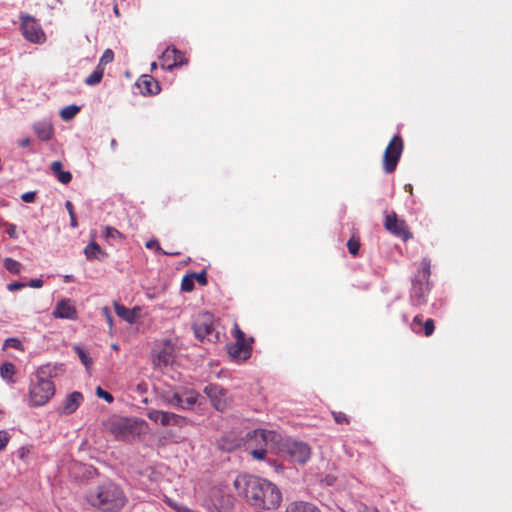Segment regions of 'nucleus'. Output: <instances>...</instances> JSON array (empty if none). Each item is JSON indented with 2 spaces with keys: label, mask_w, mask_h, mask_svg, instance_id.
<instances>
[{
  "label": "nucleus",
  "mask_w": 512,
  "mask_h": 512,
  "mask_svg": "<svg viewBox=\"0 0 512 512\" xmlns=\"http://www.w3.org/2000/svg\"><path fill=\"white\" fill-rule=\"evenodd\" d=\"M411 328L417 334L430 336L434 332V322L432 319L423 321V319L417 315L411 323Z\"/></svg>",
  "instance_id": "ddd939ff"
},
{
  "label": "nucleus",
  "mask_w": 512,
  "mask_h": 512,
  "mask_svg": "<svg viewBox=\"0 0 512 512\" xmlns=\"http://www.w3.org/2000/svg\"><path fill=\"white\" fill-rule=\"evenodd\" d=\"M204 393L209 397L212 406L223 412L228 407L227 390L217 384H209L204 388Z\"/></svg>",
  "instance_id": "6e6552de"
},
{
  "label": "nucleus",
  "mask_w": 512,
  "mask_h": 512,
  "mask_svg": "<svg viewBox=\"0 0 512 512\" xmlns=\"http://www.w3.org/2000/svg\"><path fill=\"white\" fill-rule=\"evenodd\" d=\"M145 422L132 418H117L109 422L108 429L116 439L132 441L144 432Z\"/></svg>",
  "instance_id": "7ed1b4c3"
},
{
  "label": "nucleus",
  "mask_w": 512,
  "mask_h": 512,
  "mask_svg": "<svg viewBox=\"0 0 512 512\" xmlns=\"http://www.w3.org/2000/svg\"><path fill=\"white\" fill-rule=\"evenodd\" d=\"M192 275L194 277V280L197 281L199 284H201L203 286L206 285L207 278H206L205 272L193 273Z\"/></svg>",
  "instance_id": "a18cd8bd"
},
{
  "label": "nucleus",
  "mask_w": 512,
  "mask_h": 512,
  "mask_svg": "<svg viewBox=\"0 0 512 512\" xmlns=\"http://www.w3.org/2000/svg\"><path fill=\"white\" fill-rule=\"evenodd\" d=\"M116 314L126 322L133 324L135 323L139 317L141 309L139 307H134L133 309L126 308L123 305L115 304L114 306Z\"/></svg>",
  "instance_id": "2eb2a0df"
},
{
  "label": "nucleus",
  "mask_w": 512,
  "mask_h": 512,
  "mask_svg": "<svg viewBox=\"0 0 512 512\" xmlns=\"http://www.w3.org/2000/svg\"><path fill=\"white\" fill-rule=\"evenodd\" d=\"M3 349H14V350H23L24 347L22 343L17 338H9L3 344Z\"/></svg>",
  "instance_id": "7c9ffc66"
},
{
  "label": "nucleus",
  "mask_w": 512,
  "mask_h": 512,
  "mask_svg": "<svg viewBox=\"0 0 512 512\" xmlns=\"http://www.w3.org/2000/svg\"><path fill=\"white\" fill-rule=\"evenodd\" d=\"M285 512H319V510L308 503L304 502H293L290 503Z\"/></svg>",
  "instance_id": "b1692460"
},
{
  "label": "nucleus",
  "mask_w": 512,
  "mask_h": 512,
  "mask_svg": "<svg viewBox=\"0 0 512 512\" xmlns=\"http://www.w3.org/2000/svg\"><path fill=\"white\" fill-rule=\"evenodd\" d=\"M31 141L28 137H25L19 141V145L21 147H28L30 145Z\"/></svg>",
  "instance_id": "4d7b16f0"
},
{
  "label": "nucleus",
  "mask_w": 512,
  "mask_h": 512,
  "mask_svg": "<svg viewBox=\"0 0 512 512\" xmlns=\"http://www.w3.org/2000/svg\"><path fill=\"white\" fill-rule=\"evenodd\" d=\"M33 130L42 141L50 140L54 134L52 124L48 121H38L34 123Z\"/></svg>",
  "instance_id": "dca6fc26"
},
{
  "label": "nucleus",
  "mask_w": 512,
  "mask_h": 512,
  "mask_svg": "<svg viewBox=\"0 0 512 512\" xmlns=\"http://www.w3.org/2000/svg\"><path fill=\"white\" fill-rule=\"evenodd\" d=\"M64 371L62 365H51L46 364L42 365L37 370V378H52L57 377L58 375L62 374Z\"/></svg>",
  "instance_id": "6ab92c4d"
},
{
  "label": "nucleus",
  "mask_w": 512,
  "mask_h": 512,
  "mask_svg": "<svg viewBox=\"0 0 512 512\" xmlns=\"http://www.w3.org/2000/svg\"><path fill=\"white\" fill-rule=\"evenodd\" d=\"M384 226L390 233L402 237L403 239L410 237L405 222L398 219L395 213L386 215Z\"/></svg>",
  "instance_id": "9d476101"
},
{
  "label": "nucleus",
  "mask_w": 512,
  "mask_h": 512,
  "mask_svg": "<svg viewBox=\"0 0 512 512\" xmlns=\"http://www.w3.org/2000/svg\"><path fill=\"white\" fill-rule=\"evenodd\" d=\"M57 179L63 183V184H67L71 181L72 179V175L70 172L68 171H61L60 173H58L57 175Z\"/></svg>",
  "instance_id": "ea45409f"
},
{
  "label": "nucleus",
  "mask_w": 512,
  "mask_h": 512,
  "mask_svg": "<svg viewBox=\"0 0 512 512\" xmlns=\"http://www.w3.org/2000/svg\"><path fill=\"white\" fill-rule=\"evenodd\" d=\"M96 394L99 398H103L108 403L113 402V396L109 392L103 390L100 386L97 387Z\"/></svg>",
  "instance_id": "e433bc0d"
},
{
  "label": "nucleus",
  "mask_w": 512,
  "mask_h": 512,
  "mask_svg": "<svg viewBox=\"0 0 512 512\" xmlns=\"http://www.w3.org/2000/svg\"><path fill=\"white\" fill-rule=\"evenodd\" d=\"M333 418L337 424H349V419L343 412H332Z\"/></svg>",
  "instance_id": "c9c22d12"
},
{
  "label": "nucleus",
  "mask_w": 512,
  "mask_h": 512,
  "mask_svg": "<svg viewBox=\"0 0 512 512\" xmlns=\"http://www.w3.org/2000/svg\"><path fill=\"white\" fill-rule=\"evenodd\" d=\"M359 246V242L353 239H350L347 243L348 250L352 255H357Z\"/></svg>",
  "instance_id": "37998d69"
},
{
  "label": "nucleus",
  "mask_w": 512,
  "mask_h": 512,
  "mask_svg": "<svg viewBox=\"0 0 512 512\" xmlns=\"http://www.w3.org/2000/svg\"><path fill=\"white\" fill-rule=\"evenodd\" d=\"M162 412L161 410H150L148 413H147V416L148 418L151 420V421H154L155 423H159L161 424V416H162Z\"/></svg>",
  "instance_id": "4c0bfd02"
},
{
  "label": "nucleus",
  "mask_w": 512,
  "mask_h": 512,
  "mask_svg": "<svg viewBox=\"0 0 512 512\" xmlns=\"http://www.w3.org/2000/svg\"><path fill=\"white\" fill-rule=\"evenodd\" d=\"M29 286L33 288H41L43 286V281L41 279H32L29 282Z\"/></svg>",
  "instance_id": "864d4df0"
},
{
  "label": "nucleus",
  "mask_w": 512,
  "mask_h": 512,
  "mask_svg": "<svg viewBox=\"0 0 512 512\" xmlns=\"http://www.w3.org/2000/svg\"><path fill=\"white\" fill-rule=\"evenodd\" d=\"M194 277L192 274L183 277L181 282V289L185 292H190L194 289Z\"/></svg>",
  "instance_id": "2f4dec72"
},
{
  "label": "nucleus",
  "mask_w": 512,
  "mask_h": 512,
  "mask_svg": "<svg viewBox=\"0 0 512 512\" xmlns=\"http://www.w3.org/2000/svg\"><path fill=\"white\" fill-rule=\"evenodd\" d=\"M10 440V435L8 432L1 430L0 431V451H2Z\"/></svg>",
  "instance_id": "79ce46f5"
},
{
  "label": "nucleus",
  "mask_w": 512,
  "mask_h": 512,
  "mask_svg": "<svg viewBox=\"0 0 512 512\" xmlns=\"http://www.w3.org/2000/svg\"><path fill=\"white\" fill-rule=\"evenodd\" d=\"M229 357L231 358V360L235 363H242V362H245L246 360L249 359L250 357V354H236V353H233V354H229Z\"/></svg>",
  "instance_id": "58836bf2"
},
{
  "label": "nucleus",
  "mask_w": 512,
  "mask_h": 512,
  "mask_svg": "<svg viewBox=\"0 0 512 512\" xmlns=\"http://www.w3.org/2000/svg\"><path fill=\"white\" fill-rule=\"evenodd\" d=\"M52 315L59 319L75 320L77 318V310L70 299H62L57 302Z\"/></svg>",
  "instance_id": "9b49d317"
},
{
  "label": "nucleus",
  "mask_w": 512,
  "mask_h": 512,
  "mask_svg": "<svg viewBox=\"0 0 512 512\" xmlns=\"http://www.w3.org/2000/svg\"><path fill=\"white\" fill-rule=\"evenodd\" d=\"M86 500L92 507L102 512H118L128 502L122 487L109 480L90 489L86 494Z\"/></svg>",
  "instance_id": "f03ea898"
},
{
  "label": "nucleus",
  "mask_w": 512,
  "mask_h": 512,
  "mask_svg": "<svg viewBox=\"0 0 512 512\" xmlns=\"http://www.w3.org/2000/svg\"><path fill=\"white\" fill-rule=\"evenodd\" d=\"M80 111V107L76 105H69L61 109L60 116L64 121L73 119Z\"/></svg>",
  "instance_id": "c85d7f7f"
},
{
  "label": "nucleus",
  "mask_w": 512,
  "mask_h": 512,
  "mask_svg": "<svg viewBox=\"0 0 512 512\" xmlns=\"http://www.w3.org/2000/svg\"><path fill=\"white\" fill-rule=\"evenodd\" d=\"M148 249H155L156 251L162 252L161 247L157 240H150L146 243Z\"/></svg>",
  "instance_id": "09e8293b"
},
{
  "label": "nucleus",
  "mask_w": 512,
  "mask_h": 512,
  "mask_svg": "<svg viewBox=\"0 0 512 512\" xmlns=\"http://www.w3.org/2000/svg\"><path fill=\"white\" fill-rule=\"evenodd\" d=\"M156 68H157V64H156V62H153V63L151 64V70L153 71V70H154V69H156Z\"/></svg>",
  "instance_id": "bf43d9fd"
},
{
  "label": "nucleus",
  "mask_w": 512,
  "mask_h": 512,
  "mask_svg": "<svg viewBox=\"0 0 512 512\" xmlns=\"http://www.w3.org/2000/svg\"><path fill=\"white\" fill-rule=\"evenodd\" d=\"M70 225H71L73 228H76V227H77V225H78L75 214L70 215Z\"/></svg>",
  "instance_id": "13d9d810"
},
{
  "label": "nucleus",
  "mask_w": 512,
  "mask_h": 512,
  "mask_svg": "<svg viewBox=\"0 0 512 512\" xmlns=\"http://www.w3.org/2000/svg\"><path fill=\"white\" fill-rule=\"evenodd\" d=\"M84 254L88 260L99 259L106 256V253L95 242L91 241L84 249Z\"/></svg>",
  "instance_id": "4be33fe9"
},
{
  "label": "nucleus",
  "mask_w": 512,
  "mask_h": 512,
  "mask_svg": "<svg viewBox=\"0 0 512 512\" xmlns=\"http://www.w3.org/2000/svg\"><path fill=\"white\" fill-rule=\"evenodd\" d=\"M181 396L183 397V402L179 408L189 410L197 403L200 395L195 390H185L181 393Z\"/></svg>",
  "instance_id": "412c9836"
},
{
  "label": "nucleus",
  "mask_w": 512,
  "mask_h": 512,
  "mask_svg": "<svg viewBox=\"0 0 512 512\" xmlns=\"http://www.w3.org/2000/svg\"><path fill=\"white\" fill-rule=\"evenodd\" d=\"M428 287L422 283H414L411 291V298L416 305H421L425 302Z\"/></svg>",
  "instance_id": "aec40b11"
},
{
  "label": "nucleus",
  "mask_w": 512,
  "mask_h": 512,
  "mask_svg": "<svg viewBox=\"0 0 512 512\" xmlns=\"http://www.w3.org/2000/svg\"><path fill=\"white\" fill-rule=\"evenodd\" d=\"M422 268H423V278L427 279L430 274V262L426 259L422 261Z\"/></svg>",
  "instance_id": "de8ad7c7"
},
{
  "label": "nucleus",
  "mask_w": 512,
  "mask_h": 512,
  "mask_svg": "<svg viewBox=\"0 0 512 512\" xmlns=\"http://www.w3.org/2000/svg\"><path fill=\"white\" fill-rule=\"evenodd\" d=\"M233 332L236 340V346L239 351H248L252 349L253 338L246 339L245 334L237 324H234Z\"/></svg>",
  "instance_id": "a211bd4d"
},
{
  "label": "nucleus",
  "mask_w": 512,
  "mask_h": 512,
  "mask_svg": "<svg viewBox=\"0 0 512 512\" xmlns=\"http://www.w3.org/2000/svg\"><path fill=\"white\" fill-rule=\"evenodd\" d=\"M403 150V141L399 135H395L384 152L383 165L386 173H392L400 159Z\"/></svg>",
  "instance_id": "423d86ee"
},
{
  "label": "nucleus",
  "mask_w": 512,
  "mask_h": 512,
  "mask_svg": "<svg viewBox=\"0 0 512 512\" xmlns=\"http://www.w3.org/2000/svg\"><path fill=\"white\" fill-rule=\"evenodd\" d=\"M26 284L25 283H21V282H13V283H10L8 284L7 288L9 291H16V290H19L23 287H25Z\"/></svg>",
  "instance_id": "8fccbe9b"
},
{
  "label": "nucleus",
  "mask_w": 512,
  "mask_h": 512,
  "mask_svg": "<svg viewBox=\"0 0 512 512\" xmlns=\"http://www.w3.org/2000/svg\"><path fill=\"white\" fill-rule=\"evenodd\" d=\"M139 87L144 93H156L158 90V85L152 79H148L146 76L143 77L139 83Z\"/></svg>",
  "instance_id": "bb28decb"
},
{
  "label": "nucleus",
  "mask_w": 512,
  "mask_h": 512,
  "mask_svg": "<svg viewBox=\"0 0 512 512\" xmlns=\"http://www.w3.org/2000/svg\"><path fill=\"white\" fill-rule=\"evenodd\" d=\"M35 198V193L34 192H27V193H24L22 196H21V199L24 201V202H27V203H30L34 200Z\"/></svg>",
  "instance_id": "603ef678"
},
{
  "label": "nucleus",
  "mask_w": 512,
  "mask_h": 512,
  "mask_svg": "<svg viewBox=\"0 0 512 512\" xmlns=\"http://www.w3.org/2000/svg\"><path fill=\"white\" fill-rule=\"evenodd\" d=\"M55 394L54 383L48 379L37 378L29 392L30 401L34 406H42L46 404Z\"/></svg>",
  "instance_id": "20e7f679"
},
{
  "label": "nucleus",
  "mask_w": 512,
  "mask_h": 512,
  "mask_svg": "<svg viewBox=\"0 0 512 512\" xmlns=\"http://www.w3.org/2000/svg\"><path fill=\"white\" fill-rule=\"evenodd\" d=\"M287 452L292 460L299 464H305L311 456L310 447L303 442L295 441L290 443L287 446Z\"/></svg>",
  "instance_id": "1a4fd4ad"
},
{
  "label": "nucleus",
  "mask_w": 512,
  "mask_h": 512,
  "mask_svg": "<svg viewBox=\"0 0 512 512\" xmlns=\"http://www.w3.org/2000/svg\"><path fill=\"white\" fill-rule=\"evenodd\" d=\"M161 399L165 404L174 406L177 408L182 406V402H183V397L181 396V393H178V392H170V391L162 392Z\"/></svg>",
  "instance_id": "5701e85b"
},
{
  "label": "nucleus",
  "mask_w": 512,
  "mask_h": 512,
  "mask_svg": "<svg viewBox=\"0 0 512 512\" xmlns=\"http://www.w3.org/2000/svg\"><path fill=\"white\" fill-rule=\"evenodd\" d=\"M103 234H104V237L107 239L121 238V233L117 229H115L111 226H105Z\"/></svg>",
  "instance_id": "f704fd0d"
},
{
  "label": "nucleus",
  "mask_w": 512,
  "mask_h": 512,
  "mask_svg": "<svg viewBox=\"0 0 512 512\" xmlns=\"http://www.w3.org/2000/svg\"><path fill=\"white\" fill-rule=\"evenodd\" d=\"M173 362L172 354H155L152 363L155 367L162 369Z\"/></svg>",
  "instance_id": "393cba45"
},
{
  "label": "nucleus",
  "mask_w": 512,
  "mask_h": 512,
  "mask_svg": "<svg viewBox=\"0 0 512 512\" xmlns=\"http://www.w3.org/2000/svg\"><path fill=\"white\" fill-rule=\"evenodd\" d=\"M4 225L7 227V233L10 236V238L17 239L18 235H17V227H16V225L15 224L6 223V222L4 223Z\"/></svg>",
  "instance_id": "c03bdc74"
},
{
  "label": "nucleus",
  "mask_w": 512,
  "mask_h": 512,
  "mask_svg": "<svg viewBox=\"0 0 512 512\" xmlns=\"http://www.w3.org/2000/svg\"><path fill=\"white\" fill-rule=\"evenodd\" d=\"M30 450L26 447H21L19 449V457L21 459H24L26 457L27 454H29Z\"/></svg>",
  "instance_id": "5fc2aeb1"
},
{
  "label": "nucleus",
  "mask_w": 512,
  "mask_h": 512,
  "mask_svg": "<svg viewBox=\"0 0 512 512\" xmlns=\"http://www.w3.org/2000/svg\"><path fill=\"white\" fill-rule=\"evenodd\" d=\"M3 265L10 273L15 275L20 274L23 269L22 264L12 258H5L3 260Z\"/></svg>",
  "instance_id": "cd10ccee"
},
{
  "label": "nucleus",
  "mask_w": 512,
  "mask_h": 512,
  "mask_svg": "<svg viewBox=\"0 0 512 512\" xmlns=\"http://www.w3.org/2000/svg\"><path fill=\"white\" fill-rule=\"evenodd\" d=\"M251 454L255 459L262 460L266 456V451L264 449H254Z\"/></svg>",
  "instance_id": "49530a36"
},
{
  "label": "nucleus",
  "mask_w": 512,
  "mask_h": 512,
  "mask_svg": "<svg viewBox=\"0 0 512 512\" xmlns=\"http://www.w3.org/2000/svg\"><path fill=\"white\" fill-rule=\"evenodd\" d=\"M111 146H112V148H115V146H116V141L114 139L111 141Z\"/></svg>",
  "instance_id": "052dcab7"
},
{
  "label": "nucleus",
  "mask_w": 512,
  "mask_h": 512,
  "mask_svg": "<svg viewBox=\"0 0 512 512\" xmlns=\"http://www.w3.org/2000/svg\"><path fill=\"white\" fill-rule=\"evenodd\" d=\"M233 485L238 495L257 512L274 511L282 503V493L277 485L261 477L241 474Z\"/></svg>",
  "instance_id": "f257e3e1"
},
{
  "label": "nucleus",
  "mask_w": 512,
  "mask_h": 512,
  "mask_svg": "<svg viewBox=\"0 0 512 512\" xmlns=\"http://www.w3.org/2000/svg\"><path fill=\"white\" fill-rule=\"evenodd\" d=\"M21 28L24 37L34 43H42L45 40V34L40 28V26L36 23L34 18L29 15L21 16Z\"/></svg>",
  "instance_id": "0eeeda50"
},
{
  "label": "nucleus",
  "mask_w": 512,
  "mask_h": 512,
  "mask_svg": "<svg viewBox=\"0 0 512 512\" xmlns=\"http://www.w3.org/2000/svg\"><path fill=\"white\" fill-rule=\"evenodd\" d=\"M82 400L83 396L80 392L69 394L63 404L62 412L64 414H72L77 410Z\"/></svg>",
  "instance_id": "f3484780"
},
{
  "label": "nucleus",
  "mask_w": 512,
  "mask_h": 512,
  "mask_svg": "<svg viewBox=\"0 0 512 512\" xmlns=\"http://www.w3.org/2000/svg\"><path fill=\"white\" fill-rule=\"evenodd\" d=\"M113 59H114L113 51L111 49H106L99 60L98 66L104 68V66L111 63L113 61Z\"/></svg>",
  "instance_id": "473e14b6"
},
{
  "label": "nucleus",
  "mask_w": 512,
  "mask_h": 512,
  "mask_svg": "<svg viewBox=\"0 0 512 512\" xmlns=\"http://www.w3.org/2000/svg\"><path fill=\"white\" fill-rule=\"evenodd\" d=\"M104 74V68L97 65L96 69L85 79V83L89 86L98 84Z\"/></svg>",
  "instance_id": "a878e982"
},
{
  "label": "nucleus",
  "mask_w": 512,
  "mask_h": 512,
  "mask_svg": "<svg viewBox=\"0 0 512 512\" xmlns=\"http://www.w3.org/2000/svg\"><path fill=\"white\" fill-rule=\"evenodd\" d=\"M161 65L163 68L172 70L174 67L185 63L182 53L175 48H167L161 55Z\"/></svg>",
  "instance_id": "f8f14e48"
},
{
  "label": "nucleus",
  "mask_w": 512,
  "mask_h": 512,
  "mask_svg": "<svg viewBox=\"0 0 512 512\" xmlns=\"http://www.w3.org/2000/svg\"><path fill=\"white\" fill-rule=\"evenodd\" d=\"M65 207H66V209H67V211H68V213H69V216H70V215H72V214H75V213H74V207H73V204H72L70 201H67V202L65 203Z\"/></svg>",
  "instance_id": "6e6d98bb"
},
{
  "label": "nucleus",
  "mask_w": 512,
  "mask_h": 512,
  "mask_svg": "<svg viewBox=\"0 0 512 512\" xmlns=\"http://www.w3.org/2000/svg\"><path fill=\"white\" fill-rule=\"evenodd\" d=\"M374 512H377V511H374Z\"/></svg>",
  "instance_id": "680f3d73"
},
{
  "label": "nucleus",
  "mask_w": 512,
  "mask_h": 512,
  "mask_svg": "<svg viewBox=\"0 0 512 512\" xmlns=\"http://www.w3.org/2000/svg\"><path fill=\"white\" fill-rule=\"evenodd\" d=\"M14 374H15V367L12 363L5 362L1 365L0 375L2 376V378L6 379L10 382H14L12 379Z\"/></svg>",
  "instance_id": "c756f323"
},
{
  "label": "nucleus",
  "mask_w": 512,
  "mask_h": 512,
  "mask_svg": "<svg viewBox=\"0 0 512 512\" xmlns=\"http://www.w3.org/2000/svg\"><path fill=\"white\" fill-rule=\"evenodd\" d=\"M253 436L255 438H261L263 441L267 442L268 440H273L275 437V433L273 431L266 430H254Z\"/></svg>",
  "instance_id": "72a5a7b5"
},
{
  "label": "nucleus",
  "mask_w": 512,
  "mask_h": 512,
  "mask_svg": "<svg viewBox=\"0 0 512 512\" xmlns=\"http://www.w3.org/2000/svg\"><path fill=\"white\" fill-rule=\"evenodd\" d=\"M191 424V421L186 417L180 416L178 414L163 411L161 416V425L162 426H177V427H185Z\"/></svg>",
  "instance_id": "4468645a"
},
{
  "label": "nucleus",
  "mask_w": 512,
  "mask_h": 512,
  "mask_svg": "<svg viewBox=\"0 0 512 512\" xmlns=\"http://www.w3.org/2000/svg\"><path fill=\"white\" fill-rule=\"evenodd\" d=\"M79 355V358L82 362V364L86 367V369L89 371L91 366H92V363H93V360L92 358L90 357V354H78Z\"/></svg>",
  "instance_id": "a19ab883"
},
{
  "label": "nucleus",
  "mask_w": 512,
  "mask_h": 512,
  "mask_svg": "<svg viewBox=\"0 0 512 512\" xmlns=\"http://www.w3.org/2000/svg\"><path fill=\"white\" fill-rule=\"evenodd\" d=\"M195 335L201 340H208L213 342L218 339V334L214 327L213 315L205 312L197 316L193 324Z\"/></svg>",
  "instance_id": "39448f33"
},
{
  "label": "nucleus",
  "mask_w": 512,
  "mask_h": 512,
  "mask_svg": "<svg viewBox=\"0 0 512 512\" xmlns=\"http://www.w3.org/2000/svg\"><path fill=\"white\" fill-rule=\"evenodd\" d=\"M51 170L55 175L62 171V163L59 161H55L51 164Z\"/></svg>",
  "instance_id": "3c124183"
}]
</instances>
